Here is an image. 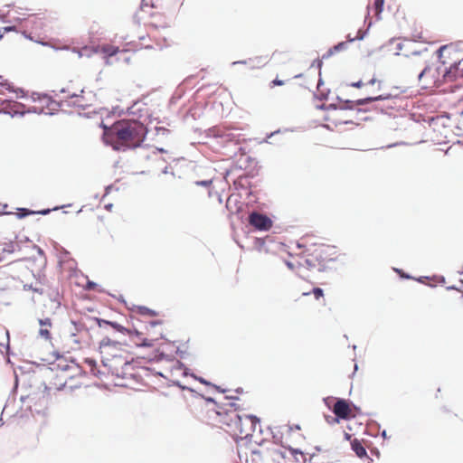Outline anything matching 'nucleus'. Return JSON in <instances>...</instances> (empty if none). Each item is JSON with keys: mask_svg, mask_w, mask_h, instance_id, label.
<instances>
[{"mask_svg": "<svg viewBox=\"0 0 463 463\" xmlns=\"http://www.w3.org/2000/svg\"><path fill=\"white\" fill-rule=\"evenodd\" d=\"M234 185L237 189H246L248 184V177L247 176H240L234 181Z\"/></svg>", "mask_w": 463, "mask_h": 463, "instance_id": "obj_21", "label": "nucleus"}, {"mask_svg": "<svg viewBox=\"0 0 463 463\" xmlns=\"http://www.w3.org/2000/svg\"><path fill=\"white\" fill-rule=\"evenodd\" d=\"M338 398H335V397H332V396H328V397H326L323 399V402L325 403V405L332 411V408H333V404L335 402V401L337 400Z\"/></svg>", "mask_w": 463, "mask_h": 463, "instance_id": "obj_33", "label": "nucleus"}, {"mask_svg": "<svg viewBox=\"0 0 463 463\" xmlns=\"http://www.w3.org/2000/svg\"><path fill=\"white\" fill-rule=\"evenodd\" d=\"M156 130L157 134H163V135L169 132V130L164 127H157V128H156Z\"/></svg>", "mask_w": 463, "mask_h": 463, "instance_id": "obj_50", "label": "nucleus"}, {"mask_svg": "<svg viewBox=\"0 0 463 463\" xmlns=\"http://www.w3.org/2000/svg\"><path fill=\"white\" fill-rule=\"evenodd\" d=\"M351 449L358 458H363L364 457L368 458L367 451L359 439H354L351 441Z\"/></svg>", "mask_w": 463, "mask_h": 463, "instance_id": "obj_13", "label": "nucleus"}, {"mask_svg": "<svg viewBox=\"0 0 463 463\" xmlns=\"http://www.w3.org/2000/svg\"><path fill=\"white\" fill-rule=\"evenodd\" d=\"M167 385L168 386H177L181 390H187L188 392H193V393L195 392V391L193 388L183 385L179 381H174V380L170 381Z\"/></svg>", "mask_w": 463, "mask_h": 463, "instance_id": "obj_24", "label": "nucleus"}, {"mask_svg": "<svg viewBox=\"0 0 463 463\" xmlns=\"http://www.w3.org/2000/svg\"><path fill=\"white\" fill-rule=\"evenodd\" d=\"M19 107H24V105L18 102L4 99L0 101V113L8 114L11 117L17 115L24 116V112H20L18 109H16V108Z\"/></svg>", "mask_w": 463, "mask_h": 463, "instance_id": "obj_9", "label": "nucleus"}, {"mask_svg": "<svg viewBox=\"0 0 463 463\" xmlns=\"http://www.w3.org/2000/svg\"><path fill=\"white\" fill-rule=\"evenodd\" d=\"M111 130L114 134L112 148L122 152L140 146L147 134L146 127L138 120H118Z\"/></svg>", "mask_w": 463, "mask_h": 463, "instance_id": "obj_1", "label": "nucleus"}, {"mask_svg": "<svg viewBox=\"0 0 463 463\" xmlns=\"http://www.w3.org/2000/svg\"><path fill=\"white\" fill-rule=\"evenodd\" d=\"M35 214V211L27 209V208H19L18 212L16 213L18 219H23L24 217H27L29 215Z\"/></svg>", "mask_w": 463, "mask_h": 463, "instance_id": "obj_22", "label": "nucleus"}, {"mask_svg": "<svg viewBox=\"0 0 463 463\" xmlns=\"http://www.w3.org/2000/svg\"><path fill=\"white\" fill-rule=\"evenodd\" d=\"M191 373L190 370L187 367H184L182 375L186 377L191 376Z\"/></svg>", "mask_w": 463, "mask_h": 463, "instance_id": "obj_62", "label": "nucleus"}, {"mask_svg": "<svg viewBox=\"0 0 463 463\" xmlns=\"http://www.w3.org/2000/svg\"><path fill=\"white\" fill-rule=\"evenodd\" d=\"M24 290H32V291L36 292V293H38L40 295L43 294V288H34L32 284H24Z\"/></svg>", "mask_w": 463, "mask_h": 463, "instance_id": "obj_35", "label": "nucleus"}, {"mask_svg": "<svg viewBox=\"0 0 463 463\" xmlns=\"http://www.w3.org/2000/svg\"><path fill=\"white\" fill-rule=\"evenodd\" d=\"M246 420H249L250 423V431L254 432L256 430L257 424L260 423V419L252 414L246 415Z\"/></svg>", "mask_w": 463, "mask_h": 463, "instance_id": "obj_20", "label": "nucleus"}, {"mask_svg": "<svg viewBox=\"0 0 463 463\" xmlns=\"http://www.w3.org/2000/svg\"><path fill=\"white\" fill-rule=\"evenodd\" d=\"M353 410L358 411L359 408L348 400L337 399L332 408V412L335 415L334 418H331L333 422L339 423L341 420H348L354 418L355 414L353 413Z\"/></svg>", "mask_w": 463, "mask_h": 463, "instance_id": "obj_5", "label": "nucleus"}, {"mask_svg": "<svg viewBox=\"0 0 463 463\" xmlns=\"http://www.w3.org/2000/svg\"><path fill=\"white\" fill-rule=\"evenodd\" d=\"M383 4H384V0H374L373 9L376 13L377 19L380 18V15L383 10Z\"/></svg>", "mask_w": 463, "mask_h": 463, "instance_id": "obj_23", "label": "nucleus"}, {"mask_svg": "<svg viewBox=\"0 0 463 463\" xmlns=\"http://www.w3.org/2000/svg\"><path fill=\"white\" fill-rule=\"evenodd\" d=\"M63 207H65V206L64 205H62V206H56V207H54L52 209L47 208V209H43V210H41V211H35V214L47 215L52 211H57V210H59L61 208H63Z\"/></svg>", "mask_w": 463, "mask_h": 463, "instance_id": "obj_36", "label": "nucleus"}, {"mask_svg": "<svg viewBox=\"0 0 463 463\" xmlns=\"http://www.w3.org/2000/svg\"><path fill=\"white\" fill-rule=\"evenodd\" d=\"M328 93H329V90H327L326 92H324V91H321L319 93L318 96H317V98L320 100H324V99H327V96H328Z\"/></svg>", "mask_w": 463, "mask_h": 463, "instance_id": "obj_52", "label": "nucleus"}, {"mask_svg": "<svg viewBox=\"0 0 463 463\" xmlns=\"http://www.w3.org/2000/svg\"><path fill=\"white\" fill-rule=\"evenodd\" d=\"M403 144H404L403 142H397V143L387 145L386 146H383V148H392L393 146H401V145H403Z\"/></svg>", "mask_w": 463, "mask_h": 463, "instance_id": "obj_60", "label": "nucleus"}, {"mask_svg": "<svg viewBox=\"0 0 463 463\" xmlns=\"http://www.w3.org/2000/svg\"><path fill=\"white\" fill-rule=\"evenodd\" d=\"M191 377H193L194 380L198 381L202 384H204V385H207V386H212L213 385V383L211 382L207 381L206 379H204V378H203L201 376H197L194 373H191Z\"/></svg>", "mask_w": 463, "mask_h": 463, "instance_id": "obj_38", "label": "nucleus"}, {"mask_svg": "<svg viewBox=\"0 0 463 463\" xmlns=\"http://www.w3.org/2000/svg\"><path fill=\"white\" fill-rule=\"evenodd\" d=\"M395 272H397L402 279H405V271L402 269H393Z\"/></svg>", "mask_w": 463, "mask_h": 463, "instance_id": "obj_57", "label": "nucleus"}, {"mask_svg": "<svg viewBox=\"0 0 463 463\" xmlns=\"http://www.w3.org/2000/svg\"><path fill=\"white\" fill-rule=\"evenodd\" d=\"M33 249H35V250H36L37 253H38L40 256H44V251H43V250L41 247H39V246H37V245H33Z\"/></svg>", "mask_w": 463, "mask_h": 463, "instance_id": "obj_58", "label": "nucleus"}, {"mask_svg": "<svg viewBox=\"0 0 463 463\" xmlns=\"http://www.w3.org/2000/svg\"><path fill=\"white\" fill-rule=\"evenodd\" d=\"M272 437L274 439L275 443L281 442L282 439V433L278 430V428H275L274 430L270 429Z\"/></svg>", "mask_w": 463, "mask_h": 463, "instance_id": "obj_34", "label": "nucleus"}, {"mask_svg": "<svg viewBox=\"0 0 463 463\" xmlns=\"http://www.w3.org/2000/svg\"><path fill=\"white\" fill-rule=\"evenodd\" d=\"M322 66H323V61L322 59H316L315 61H313L312 64H311V67H317L319 71V75H321V69H322Z\"/></svg>", "mask_w": 463, "mask_h": 463, "instance_id": "obj_41", "label": "nucleus"}, {"mask_svg": "<svg viewBox=\"0 0 463 463\" xmlns=\"http://www.w3.org/2000/svg\"><path fill=\"white\" fill-rule=\"evenodd\" d=\"M391 95H379V96H375V97H371L372 99V102L373 101H379V100H385V99H390Z\"/></svg>", "mask_w": 463, "mask_h": 463, "instance_id": "obj_48", "label": "nucleus"}, {"mask_svg": "<svg viewBox=\"0 0 463 463\" xmlns=\"http://www.w3.org/2000/svg\"><path fill=\"white\" fill-rule=\"evenodd\" d=\"M339 109L353 110V109H354V102L350 99H345V100H344L343 105H340Z\"/></svg>", "mask_w": 463, "mask_h": 463, "instance_id": "obj_26", "label": "nucleus"}, {"mask_svg": "<svg viewBox=\"0 0 463 463\" xmlns=\"http://www.w3.org/2000/svg\"><path fill=\"white\" fill-rule=\"evenodd\" d=\"M137 347H152L154 345V340L143 338L141 343H135Z\"/></svg>", "mask_w": 463, "mask_h": 463, "instance_id": "obj_32", "label": "nucleus"}, {"mask_svg": "<svg viewBox=\"0 0 463 463\" xmlns=\"http://www.w3.org/2000/svg\"><path fill=\"white\" fill-rule=\"evenodd\" d=\"M289 450H290L292 455L300 454L302 457H304L303 452L300 449H298L289 448Z\"/></svg>", "mask_w": 463, "mask_h": 463, "instance_id": "obj_54", "label": "nucleus"}, {"mask_svg": "<svg viewBox=\"0 0 463 463\" xmlns=\"http://www.w3.org/2000/svg\"><path fill=\"white\" fill-rule=\"evenodd\" d=\"M333 54H335V52H333V49L330 48L326 51V52H325L322 56V60H326L328 58H330Z\"/></svg>", "mask_w": 463, "mask_h": 463, "instance_id": "obj_49", "label": "nucleus"}, {"mask_svg": "<svg viewBox=\"0 0 463 463\" xmlns=\"http://www.w3.org/2000/svg\"><path fill=\"white\" fill-rule=\"evenodd\" d=\"M362 85H363L362 80H358L356 82H353L350 84V86L354 87V88H360V87H362Z\"/></svg>", "mask_w": 463, "mask_h": 463, "instance_id": "obj_61", "label": "nucleus"}, {"mask_svg": "<svg viewBox=\"0 0 463 463\" xmlns=\"http://www.w3.org/2000/svg\"><path fill=\"white\" fill-rule=\"evenodd\" d=\"M1 250H2V252L13 253L15 250L14 242V241L5 242L3 245V248L1 249Z\"/></svg>", "mask_w": 463, "mask_h": 463, "instance_id": "obj_27", "label": "nucleus"}, {"mask_svg": "<svg viewBox=\"0 0 463 463\" xmlns=\"http://www.w3.org/2000/svg\"><path fill=\"white\" fill-rule=\"evenodd\" d=\"M97 288L98 292L99 293H104L105 290L100 288L97 283H95L94 281H90L89 280L87 283H86V286H85V289L86 290H92V289H95Z\"/></svg>", "mask_w": 463, "mask_h": 463, "instance_id": "obj_25", "label": "nucleus"}, {"mask_svg": "<svg viewBox=\"0 0 463 463\" xmlns=\"http://www.w3.org/2000/svg\"><path fill=\"white\" fill-rule=\"evenodd\" d=\"M15 31V26H5L0 30V40L4 37L5 33Z\"/></svg>", "mask_w": 463, "mask_h": 463, "instance_id": "obj_45", "label": "nucleus"}, {"mask_svg": "<svg viewBox=\"0 0 463 463\" xmlns=\"http://www.w3.org/2000/svg\"><path fill=\"white\" fill-rule=\"evenodd\" d=\"M249 223L259 231H269L272 226V221L269 216L256 211L250 213Z\"/></svg>", "mask_w": 463, "mask_h": 463, "instance_id": "obj_6", "label": "nucleus"}, {"mask_svg": "<svg viewBox=\"0 0 463 463\" xmlns=\"http://www.w3.org/2000/svg\"><path fill=\"white\" fill-rule=\"evenodd\" d=\"M135 309L137 310V314L141 316L156 317L157 315L155 310L150 309L145 306H135Z\"/></svg>", "mask_w": 463, "mask_h": 463, "instance_id": "obj_17", "label": "nucleus"}, {"mask_svg": "<svg viewBox=\"0 0 463 463\" xmlns=\"http://www.w3.org/2000/svg\"><path fill=\"white\" fill-rule=\"evenodd\" d=\"M339 107H340L339 105H336V104H335V103H331V104H328V105H327L326 109H328V110H329V109H334V110H335V109H339Z\"/></svg>", "mask_w": 463, "mask_h": 463, "instance_id": "obj_59", "label": "nucleus"}, {"mask_svg": "<svg viewBox=\"0 0 463 463\" xmlns=\"http://www.w3.org/2000/svg\"><path fill=\"white\" fill-rule=\"evenodd\" d=\"M24 114L26 111H24ZM27 113H36V114H42L44 113L46 115H53V112H45L43 108H38V107H31L28 109Z\"/></svg>", "mask_w": 463, "mask_h": 463, "instance_id": "obj_29", "label": "nucleus"}, {"mask_svg": "<svg viewBox=\"0 0 463 463\" xmlns=\"http://www.w3.org/2000/svg\"><path fill=\"white\" fill-rule=\"evenodd\" d=\"M39 335L46 340L51 339V333L46 328H41L39 330Z\"/></svg>", "mask_w": 463, "mask_h": 463, "instance_id": "obj_42", "label": "nucleus"}, {"mask_svg": "<svg viewBox=\"0 0 463 463\" xmlns=\"http://www.w3.org/2000/svg\"><path fill=\"white\" fill-rule=\"evenodd\" d=\"M354 102V105L363 106V105L372 103V99H371V97H367L364 99H359Z\"/></svg>", "mask_w": 463, "mask_h": 463, "instance_id": "obj_39", "label": "nucleus"}, {"mask_svg": "<svg viewBox=\"0 0 463 463\" xmlns=\"http://www.w3.org/2000/svg\"><path fill=\"white\" fill-rule=\"evenodd\" d=\"M410 39L413 42H422L426 43L428 40L426 33L423 32V29L420 25L414 24L411 27V33Z\"/></svg>", "mask_w": 463, "mask_h": 463, "instance_id": "obj_12", "label": "nucleus"}, {"mask_svg": "<svg viewBox=\"0 0 463 463\" xmlns=\"http://www.w3.org/2000/svg\"><path fill=\"white\" fill-rule=\"evenodd\" d=\"M284 263L291 270H294L295 268H296V265L293 262L289 261V260H284Z\"/></svg>", "mask_w": 463, "mask_h": 463, "instance_id": "obj_53", "label": "nucleus"}, {"mask_svg": "<svg viewBox=\"0 0 463 463\" xmlns=\"http://www.w3.org/2000/svg\"><path fill=\"white\" fill-rule=\"evenodd\" d=\"M95 319H96L99 326H101L102 325H109L113 329H115L116 331H118L119 333H122L124 335H126V334L127 335H130L131 334V330L130 329L126 328L125 326H121L120 324H118L117 322L106 320V319H103V318H98V317H96Z\"/></svg>", "mask_w": 463, "mask_h": 463, "instance_id": "obj_11", "label": "nucleus"}, {"mask_svg": "<svg viewBox=\"0 0 463 463\" xmlns=\"http://www.w3.org/2000/svg\"><path fill=\"white\" fill-rule=\"evenodd\" d=\"M43 99H44L46 101V104L47 106H51V105H55L56 107L58 108H61V107H63V106H67V107H78V108H80L82 109H85V106L82 105L79 99L75 100V101H70V100H61L60 102H57L55 100H52L50 97H48L47 95H43Z\"/></svg>", "mask_w": 463, "mask_h": 463, "instance_id": "obj_10", "label": "nucleus"}, {"mask_svg": "<svg viewBox=\"0 0 463 463\" xmlns=\"http://www.w3.org/2000/svg\"><path fill=\"white\" fill-rule=\"evenodd\" d=\"M208 403H213V407L208 410V418L218 423H222L226 427H230L232 430L242 432L241 416L238 414L240 406L234 402H218L212 397L201 395Z\"/></svg>", "mask_w": 463, "mask_h": 463, "instance_id": "obj_2", "label": "nucleus"}, {"mask_svg": "<svg viewBox=\"0 0 463 463\" xmlns=\"http://www.w3.org/2000/svg\"><path fill=\"white\" fill-rule=\"evenodd\" d=\"M137 105V102H136L134 105H132L131 107H129L128 109V114H133V115H136L137 112H140L141 109H136Z\"/></svg>", "mask_w": 463, "mask_h": 463, "instance_id": "obj_47", "label": "nucleus"}, {"mask_svg": "<svg viewBox=\"0 0 463 463\" xmlns=\"http://www.w3.org/2000/svg\"><path fill=\"white\" fill-rule=\"evenodd\" d=\"M176 353L179 354V356L181 358H184L185 357V354H186L185 351H183L180 348H177Z\"/></svg>", "mask_w": 463, "mask_h": 463, "instance_id": "obj_63", "label": "nucleus"}, {"mask_svg": "<svg viewBox=\"0 0 463 463\" xmlns=\"http://www.w3.org/2000/svg\"><path fill=\"white\" fill-rule=\"evenodd\" d=\"M212 183H213V181L211 179H209V180L196 181L194 184L197 186L209 187L212 184Z\"/></svg>", "mask_w": 463, "mask_h": 463, "instance_id": "obj_44", "label": "nucleus"}, {"mask_svg": "<svg viewBox=\"0 0 463 463\" xmlns=\"http://www.w3.org/2000/svg\"><path fill=\"white\" fill-rule=\"evenodd\" d=\"M312 293L316 299H319L321 297L324 296V291L321 288H314Z\"/></svg>", "mask_w": 463, "mask_h": 463, "instance_id": "obj_40", "label": "nucleus"}, {"mask_svg": "<svg viewBox=\"0 0 463 463\" xmlns=\"http://www.w3.org/2000/svg\"><path fill=\"white\" fill-rule=\"evenodd\" d=\"M0 86L1 87H5L6 90H8L11 92H16L17 93L19 91L22 94H24V90L22 89H19V90H15L14 88L11 85V83H9L7 80L0 82Z\"/></svg>", "mask_w": 463, "mask_h": 463, "instance_id": "obj_31", "label": "nucleus"}, {"mask_svg": "<svg viewBox=\"0 0 463 463\" xmlns=\"http://www.w3.org/2000/svg\"><path fill=\"white\" fill-rule=\"evenodd\" d=\"M373 23L371 20H369V23H368V26H367V29L363 31V30H359L357 32V35L355 36V39L358 40V41H362L364 39V37L366 36V34L368 33V31H369V28L372 26Z\"/></svg>", "mask_w": 463, "mask_h": 463, "instance_id": "obj_28", "label": "nucleus"}, {"mask_svg": "<svg viewBox=\"0 0 463 463\" xmlns=\"http://www.w3.org/2000/svg\"><path fill=\"white\" fill-rule=\"evenodd\" d=\"M458 52L452 46L444 45L438 50V56L442 65L443 77L446 80H454L459 58L457 57Z\"/></svg>", "mask_w": 463, "mask_h": 463, "instance_id": "obj_3", "label": "nucleus"}, {"mask_svg": "<svg viewBox=\"0 0 463 463\" xmlns=\"http://www.w3.org/2000/svg\"><path fill=\"white\" fill-rule=\"evenodd\" d=\"M39 324L41 326H52V320L49 317L39 319Z\"/></svg>", "mask_w": 463, "mask_h": 463, "instance_id": "obj_46", "label": "nucleus"}, {"mask_svg": "<svg viewBox=\"0 0 463 463\" xmlns=\"http://www.w3.org/2000/svg\"><path fill=\"white\" fill-rule=\"evenodd\" d=\"M118 345H120L119 342L114 341L110 339L108 336H105L100 342H99V348L107 347V346H113L117 347Z\"/></svg>", "mask_w": 463, "mask_h": 463, "instance_id": "obj_19", "label": "nucleus"}, {"mask_svg": "<svg viewBox=\"0 0 463 463\" xmlns=\"http://www.w3.org/2000/svg\"><path fill=\"white\" fill-rule=\"evenodd\" d=\"M410 74L418 79L421 89H432L447 81L443 77L442 67L434 64L425 67L420 73L410 68Z\"/></svg>", "mask_w": 463, "mask_h": 463, "instance_id": "obj_4", "label": "nucleus"}, {"mask_svg": "<svg viewBox=\"0 0 463 463\" xmlns=\"http://www.w3.org/2000/svg\"><path fill=\"white\" fill-rule=\"evenodd\" d=\"M389 52H392L394 55H400V52L403 48V41L402 39H391L385 45Z\"/></svg>", "mask_w": 463, "mask_h": 463, "instance_id": "obj_14", "label": "nucleus"}, {"mask_svg": "<svg viewBox=\"0 0 463 463\" xmlns=\"http://www.w3.org/2000/svg\"><path fill=\"white\" fill-rule=\"evenodd\" d=\"M347 48H348V45H347L346 42H340L332 47L333 52H335V53L345 51Z\"/></svg>", "mask_w": 463, "mask_h": 463, "instance_id": "obj_30", "label": "nucleus"}, {"mask_svg": "<svg viewBox=\"0 0 463 463\" xmlns=\"http://www.w3.org/2000/svg\"><path fill=\"white\" fill-rule=\"evenodd\" d=\"M316 260H312V259H306L305 260V265L307 266V269H315L317 268V264H316Z\"/></svg>", "mask_w": 463, "mask_h": 463, "instance_id": "obj_43", "label": "nucleus"}, {"mask_svg": "<svg viewBox=\"0 0 463 463\" xmlns=\"http://www.w3.org/2000/svg\"><path fill=\"white\" fill-rule=\"evenodd\" d=\"M272 85L274 86H282L284 84V81L279 79H275L272 80Z\"/></svg>", "mask_w": 463, "mask_h": 463, "instance_id": "obj_56", "label": "nucleus"}, {"mask_svg": "<svg viewBox=\"0 0 463 463\" xmlns=\"http://www.w3.org/2000/svg\"><path fill=\"white\" fill-rule=\"evenodd\" d=\"M209 135L214 137H221V138H224L225 141H232L233 140V134L232 133H223L222 130L218 129V128H210L209 129Z\"/></svg>", "mask_w": 463, "mask_h": 463, "instance_id": "obj_16", "label": "nucleus"}, {"mask_svg": "<svg viewBox=\"0 0 463 463\" xmlns=\"http://www.w3.org/2000/svg\"><path fill=\"white\" fill-rule=\"evenodd\" d=\"M102 52L108 57H112L118 52V47L107 44L102 47Z\"/></svg>", "mask_w": 463, "mask_h": 463, "instance_id": "obj_18", "label": "nucleus"}, {"mask_svg": "<svg viewBox=\"0 0 463 463\" xmlns=\"http://www.w3.org/2000/svg\"><path fill=\"white\" fill-rule=\"evenodd\" d=\"M135 335L137 337L140 338V336H141L142 333H141V332H139V331H138V330H137V329H134L133 331L131 330V334H130L129 335Z\"/></svg>", "mask_w": 463, "mask_h": 463, "instance_id": "obj_64", "label": "nucleus"}, {"mask_svg": "<svg viewBox=\"0 0 463 463\" xmlns=\"http://www.w3.org/2000/svg\"><path fill=\"white\" fill-rule=\"evenodd\" d=\"M245 426L243 425V421L241 420V430H242V432H240V430H238L237 431L235 430H232L230 427H227V430L226 431L227 432H230L232 436L233 437H238L239 435H242L243 433H245Z\"/></svg>", "mask_w": 463, "mask_h": 463, "instance_id": "obj_37", "label": "nucleus"}, {"mask_svg": "<svg viewBox=\"0 0 463 463\" xmlns=\"http://www.w3.org/2000/svg\"><path fill=\"white\" fill-rule=\"evenodd\" d=\"M332 250H333V248H331L329 246L321 245L314 250L313 257L318 262V267H317L318 271H324V269H325L322 262L334 260L333 258L329 257L331 254L328 253V251Z\"/></svg>", "mask_w": 463, "mask_h": 463, "instance_id": "obj_8", "label": "nucleus"}, {"mask_svg": "<svg viewBox=\"0 0 463 463\" xmlns=\"http://www.w3.org/2000/svg\"><path fill=\"white\" fill-rule=\"evenodd\" d=\"M443 120L442 118H431V120L428 123L429 129L433 133L438 131L439 126L443 127V129L439 132V134L431 135L430 137L433 141H437L438 143L445 142V139L448 137L449 129L443 125L441 122Z\"/></svg>", "mask_w": 463, "mask_h": 463, "instance_id": "obj_7", "label": "nucleus"}, {"mask_svg": "<svg viewBox=\"0 0 463 463\" xmlns=\"http://www.w3.org/2000/svg\"><path fill=\"white\" fill-rule=\"evenodd\" d=\"M85 363L90 366V367H95L97 365V363L94 359L92 358H87L85 359Z\"/></svg>", "mask_w": 463, "mask_h": 463, "instance_id": "obj_51", "label": "nucleus"}, {"mask_svg": "<svg viewBox=\"0 0 463 463\" xmlns=\"http://www.w3.org/2000/svg\"><path fill=\"white\" fill-rule=\"evenodd\" d=\"M100 128H103L102 139H103L104 143L106 145H108V146H112L113 140H114L113 139L114 138V137H113L114 134H113V132L111 130L112 129V126L108 127L103 122H101Z\"/></svg>", "mask_w": 463, "mask_h": 463, "instance_id": "obj_15", "label": "nucleus"}, {"mask_svg": "<svg viewBox=\"0 0 463 463\" xmlns=\"http://www.w3.org/2000/svg\"><path fill=\"white\" fill-rule=\"evenodd\" d=\"M265 244V239H256V245L260 249Z\"/></svg>", "mask_w": 463, "mask_h": 463, "instance_id": "obj_55", "label": "nucleus"}]
</instances>
